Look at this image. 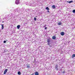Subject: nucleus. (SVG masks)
I'll list each match as a JSON object with an SVG mask.
<instances>
[{
  "instance_id": "6e6552de",
  "label": "nucleus",
  "mask_w": 75,
  "mask_h": 75,
  "mask_svg": "<svg viewBox=\"0 0 75 75\" xmlns=\"http://www.w3.org/2000/svg\"><path fill=\"white\" fill-rule=\"evenodd\" d=\"M56 38V37H55V36H54L52 37V39L53 40H55V39Z\"/></svg>"
},
{
  "instance_id": "f8f14e48",
  "label": "nucleus",
  "mask_w": 75,
  "mask_h": 75,
  "mask_svg": "<svg viewBox=\"0 0 75 75\" xmlns=\"http://www.w3.org/2000/svg\"><path fill=\"white\" fill-rule=\"evenodd\" d=\"M47 41L48 43H50V39H48Z\"/></svg>"
},
{
  "instance_id": "5701e85b",
  "label": "nucleus",
  "mask_w": 75,
  "mask_h": 75,
  "mask_svg": "<svg viewBox=\"0 0 75 75\" xmlns=\"http://www.w3.org/2000/svg\"><path fill=\"white\" fill-rule=\"evenodd\" d=\"M63 73H65V71H64L63 72Z\"/></svg>"
},
{
  "instance_id": "423d86ee",
  "label": "nucleus",
  "mask_w": 75,
  "mask_h": 75,
  "mask_svg": "<svg viewBox=\"0 0 75 75\" xmlns=\"http://www.w3.org/2000/svg\"><path fill=\"white\" fill-rule=\"evenodd\" d=\"M1 26L2 27V29L3 30V29L4 28V25L3 24H1Z\"/></svg>"
},
{
  "instance_id": "a211bd4d",
  "label": "nucleus",
  "mask_w": 75,
  "mask_h": 75,
  "mask_svg": "<svg viewBox=\"0 0 75 75\" xmlns=\"http://www.w3.org/2000/svg\"><path fill=\"white\" fill-rule=\"evenodd\" d=\"M73 13H75V10H74L73 11Z\"/></svg>"
},
{
  "instance_id": "1a4fd4ad",
  "label": "nucleus",
  "mask_w": 75,
  "mask_h": 75,
  "mask_svg": "<svg viewBox=\"0 0 75 75\" xmlns=\"http://www.w3.org/2000/svg\"><path fill=\"white\" fill-rule=\"evenodd\" d=\"M58 24L59 25H62V23H61V22H59L58 23Z\"/></svg>"
},
{
  "instance_id": "9b49d317",
  "label": "nucleus",
  "mask_w": 75,
  "mask_h": 75,
  "mask_svg": "<svg viewBox=\"0 0 75 75\" xmlns=\"http://www.w3.org/2000/svg\"><path fill=\"white\" fill-rule=\"evenodd\" d=\"M52 8H55V6L54 5H53L52 6Z\"/></svg>"
},
{
  "instance_id": "b1692460",
  "label": "nucleus",
  "mask_w": 75,
  "mask_h": 75,
  "mask_svg": "<svg viewBox=\"0 0 75 75\" xmlns=\"http://www.w3.org/2000/svg\"><path fill=\"white\" fill-rule=\"evenodd\" d=\"M2 23H4V21H3Z\"/></svg>"
},
{
  "instance_id": "6ab92c4d",
  "label": "nucleus",
  "mask_w": 75,
  "mask_h": 75,
  "mask_svg": "<svg viewBox=\"0 0 75 75\" xmlns=\"http://www.w3.org/2000/svg\"><path fill=\"white\" fill-rule=\"evenodd\" d=\"M4 43H6V41L4 40Z\"/></svg>"
},
{
  "instance_id": "9d476101",
  "label": "nucleus",
  "mask_w": 75,
  "mask_h": 75,
  "mask_svg": "<svg viewBox=\"0 0 75 75\" xmlns=\"http://www.w3.org/2000/svg\"><path fill=\"white\" fill-rule=\"evenodd\" d=\"M74 57H75V54H74L72 55V58H74Z\"/></svg>"
},
{
  "instance_id": "39448f33",
  "label": "nucleus",
  "mask_w": 75,
  "mask_h": 75,
  "mask_svg": "<svg viewBox=\"0 0 75 75\" xmlns=\"http://www.w3.org/2000/svg\"><path fill=\"white\" fill-rule=\"evenodd\" d=\"M35 75H39L37 71L35 72Z\"/></svg>"
},
{
  "instance_id": "0eeeda50",
  "label": "nucleus",
  "mask_w": 75,
  "mask_h": 75,
  "mask_svg": "<svg viewBox=\"0 0 75 75\" xmlns=\"http://www.w3.org/2000/svg\"><path fill=\"white\" fill-rule=\"evenodd\" d=\"M20 28V25H18L17 26V29H19V28Z\"/></svg>"
},
{
  "instance_id": "f257e3e1",
  "label": "nucleus",
  "mask_w": 75,
  "mask_h": 75,
  "mask_svg": "<svg viewBox=\"0 0 75 75\" xmlns=\"http://www.w3.org/2000/svg\"><path fill=\"white\" fill-rule=\"evenodd\" d=\"M20 1V0H16L15 2V3L16 4H18Z\"/></svg>"
},
{
  "instance_id": "f03ea898",
  "label": "nucleus",
  "mask_w": 75,
  "mask_h": 75,
  "mask_svg": "<svg viewBox=\"0 0 75 75\" xmlns=\"http://www.w3.org/2000/svg\"><path fill=\"white\" fill-rule=\"evenodd\" d=\"M7 71H8V69H5V70L4 71V74H5L7 72Z\"/></svg>"
},
{
  "instance_id": "ddd939ff",
  "label": "nucleus",
  "mask_w": 75,
  "mask_h": 75,
  "mask_svg": "<svg viewBox=\"0 0 75 75\" xmlns=\"http://www.w3.org/2000/svg\"><path fill=\"white\" fill-rule=\"evenodd\" d=\"M46 10H50V9H49V8L48 7H47L46 8Z\"/></svg>"
},
{
  "instance_id": "4be33fe9",
  "label": "nucleus",
  "mask_w": 75,
  "mask_h": 75,
  "mask_svg": "<svg viewBox=\"0 0 75 75\" xmlns=\"http://www.w3.org/2000/svg\"><path fill=\"white\" fill-rule=\"evenodd\" d=\"M50 43H48V45H50Z\"/></svg>"
},
{
  "instance_id": "2eb2a0df",
  "label": "nucleus",
  "mask_w": 75,
  "mask_h": 75,
  "mask_svg": "<svg viewBox=\"0 0 75 75\" xmlns=\"http://www.w3.org/2000/svg\"><path fill=\"white\" fill-rule=\"evenodd\" d=\"M73 2V1H69L68 2L69 3H72Z\"/></svg>"
},
{
  "instance_id": "dca6fc26",
  "label": "nucleus",
  "mask_w": 75,
  "mask_h": 75,
  "mask_svg": "<svg viewBox=\"0 0 75 75\" xmlns=\"http://www.w3.org/2000/svg\"><path fill=\"white\" fill-rule=\"evenodd\" d=\"M34 21H36V20H37V18H36L35 17L34 18Z\"/></svg>"
},
{
  "instance_id": "20e7f679",
  "label": "nucleus",
  "mask_w": 75,
  "mask_h": 75,
  "mask_svg": "<svg viewBox=\"0 0 75 75\" xmlns=\"http://www.w3.org/2000/svg\"><path fill=\"white\" fill-rule=\"evenodd\" d=\"M58 64H56L55 69H56L57 70H58Z\"/></svg>"
},
{
  "instance_id": "7ed1b4c3",
  "label": "nucleus",
  "mask_w": 75,
  "mask_h": 75,
  "mask_svg": "<svg viewBox=\"0 0 75 75\" xmlns=\"http://www.w3.org/2000/svg\"><path fill=\"white\" fill-rule=\"evenodd\" d=\"M60 34L61 35H65V33L64 32H61V33H60Z\"/></svg>"
},
{
  "instance_id": "4468645a",
  "label": "nucleus",
  "mask_w": 75,
  "mask_h": 75,
  "mask_svg": "<svg viewBox=\"0 0 75 75\" xmlns=\"http://www.w3.org/2000/svg\"><path fill=\"white\" fill-rule=\"evenodd\" d=\"M18 75H21V72L20 71H18Z\"/></svg>"
},
{
  "instance_id": "f3484780",
  "label": "nucleus",
  "mask_w": 75,
  "mask_h": 75,
  "mask_svg": "<svg viewBox=\"0 0 75 75\" xmlns=\"http://www.w3.org/2000/svg\"><path fill=\"white\" fill-rule=\"evenodd\" d=\"M30 67V66H27V68H29Z\"/></svg>"
},
{
  "instance_id": "393cba45",
  "label": "nucleus",
  "mask_w": 75,
  "mask_h": 75,
  "mask_svg": "<svg viewBox=\"0 0 75 75\" xmlns=\"http://www.w3.org/2000/svg\"><path fill=\"white\" fill-rule=\"evenodd\" d=\"M30 75H33V74H31Z\"/></svg>"
},
{
  "instance_id": "aec40b11",
  "label": "nucleus",
  "mask_w": 75,
  "mask_h": 75,
  "mask_svg": "<svg viewBox=\"0 0 75 75\" xmlns=\"http://www.w3.org/2000/svg\"><path fill=\"white\" fill-rule=\"evenodd\" d=\"M47 27H45V30H46L47 29Z\"/></svg>"
},
{
  "instance_id": "412c9836",
  "label": "nucleus",
  "mask_w": 75,
  "mask_h": 75,
  "mask_svg": "<svg viewBox=\"0 0 75 75\" xmlns=\"http://www.w3.org/2000/svg\"><path fill=\"white\" fill-rule=\"evenodd\" d=\"M47 12H48V13H50V11H49V10H48Z\"/></svg>"
}]
</instances>
